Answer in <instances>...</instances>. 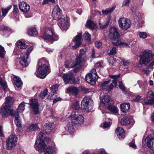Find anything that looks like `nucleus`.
Masks as SVG:
<instances>
[{
	"label": "nucleus",
	"mask_w": 154,
	"mask_h": 154,
	"mask_svg": "<svg viewBox=\"0 0 154 154\" xmlns=\"http://www.w3.org/2000/svg\"><path fill=\"white\" fill-rule=\"evenodd\" d=\"M17 138L15 134H11L9 136L6 142V148L7 149L11 150L17 145Z\"/></svg>",
	"instance_id": "0eeeda50"
},
{
	"label": "nucleus",
	"mask_w": 154,
	"mask_h": 154,
	"mask_svg": "<svg viewBox=\"0 0 154 154\" xmlns=\"http://www.w3.org/2000/svg\"><path fill=\"white\" fill-rule=\"evenodd\" d=\"M121 60L124 66H128L130 64V62L128 60H125L124 59H121Z\"/></svg>",
	"instance_id": "e2e57ef3"
},
{
	"label": "nucleus",
	"mask_w": 154,
	"mask_h": 154,
	"mask_svg": "<svg viewBox=\"0 0 154 154\" xmlns=\"http://www.w3.org/2000/svg\"><path fill=\"white\" fill-rule=\"evenodd\" d=\"M86 51L83 49H81L80 50V53L79 55L76 57V58H79L78 60L81 63L84 61L85 58L86 57L85 54Z\"/></svg>",
	"instance_id": "a878e982"
},
{
	"label": "nucleus",
	"mask_w": 154,
	"mask_h": 154,
	"mask_svg": "<svg viewBox=\"0 0 154 154\" xmlns=\"http://www.w3.org/2000/svg\"><path fill=\"white\" fill-rule=\"evenodd\" d=\"M120 75H110L109 77L112 79H113L112 81V83L114 84L115 86H116L117 84L118 80L120 77Z\"/></svg>",
	"instance_id": "c9c22d12"
},
{
	"label": "nucleus",
	"mask_w": 154,
	"mask_h": 154,
	"mask_svg": "<svg viewBox=\"0 0 154 154\" xmlns=\"http://www.w3.org/2000/svg\"><path fill=\"white\" fill-rule=\"evenodd\" d=\"M82 38V34L79 33L74 38V40L72 42L74 44V45L72 46V49H75L81 45L82 44L81 39Z\"/></svg>",
	"instance_id": "4468645a"
},
{
	"label": "nucleus",
	"mask_w": 154,
	"mask_h": 154,
	"mask_svg": "<svg viewBox=\"0 0 154 154\" xmlns=\"http://www.w3.org/2000/svg\"><path fill=\"white\" fill-rule=\"evenodd\" d=\"M79 58H76L75 61L70 60L66 61L65 63V67L67 68H73L76 67L77 65L80 64L81 63L78 60Z\"/></svg>",
	"instance_id": "f3484780"
},
{
	"label": "nucleus",
	"mask_w": 154,
	"mask_h": 154,
	"mask_svg": "<svg viewBox=\"0 0 154 154\" xmlns=\"http://www.w3.org/2000/svg\"><path fill=\"white\" fill-rule=\"evenodd\" d=\"M28 57L25 55H22L21 56V58L20 61L21 65L23 67H26L28 65L27 59Z\"/></svg>",
	"instance_id": "b1692460"
},
{
	"label": "nucleus",
	"mask_w": 154,
	"mask_h": 154,
	"mask_svg": "<svg viewBox=\"0 0 154 154\" xmlns=\"http://www.w3.org/2000/svg\"><path fill=\"white\" fill-rule=\"evenodd\" d=\"M25 102H23L21 103L17 109V112H16L18 114L19 112H22L25 109Z\"/></svg>",
	"instance_id": "f704fd0d"
},
{
	"label": "nucleus",
	"mask_w": 154,
	"mask_h": 154,
	"mask_svg": "<svg viewBox=\"0 0 154 154\" xmlns=\"http://www.w3.org/2000/svg\"><path fill=\"white\" fill-rule=\"evenodd\" d=\"M0 88H1L4 91H5L7 87V86L5 81L0 79Z\"/></svg>",
	"instance_id": "e433bc0d"
},
{
	"label": "nucleus",
	"mask_w": 154,
	"mask_h": 154,
	"mask_svg": "<svg viewBox=\"0 0 154 154\" xmlns=\"http://www.w3.org/2000/svg\"><path fill=\"white\" fill-rule=\"evenodd\" d=\"M16 44L19 48L21 49H25L27 47V46L24 42L19 41L16 42Z\"/></svg>",
	"instance_id": "72a5a7b5"
},
{
	"label": "nucleus",
	"mask_w": 154,
	"mask_h": 154,
	"mask_svg": "<svg viewBox=\"0 0 154 154\" xmlns=\"http://www.w3.org/2000/svg\"><path fill=\"white\" fill-rule=\"evenodd\" d=\"M33 49V48L32 46H31L30 47H29L28 48L26 52V54L25 55H27V56H28H28L29 55L31 52L32 51Z\"/></svg>",
	"instance_id": "052dcab7"
},
{
	"label": "nucleus",
	"mask_w": 154,
	"mask_h": 154,
	"mask_svg": "<svg viewBox=\"0 0 154 154\" xmlns=\"http://www.w3.org/2000/svg\"><path fill=\"white\" fill-rule=\"evenodd\" d=\"M74 78L73 74L71 73L64 74L63 76V79L65 85L71 84L72 80Z\"/></svg>",
	"instance_id": "6ab92c4d"
},
{
	"label": "nucleus",
	"mask_w": 154,
	"mask_h": 154,
	"mask_svg": "<svg viewBox=\"0 0 154 154\" xmlns=\"http://www.w3.org/2000/svg\"><path fill=\"white\" fill-rule=\"evenodd\" d=\"M152 67H150L149 65L145 69L143 70V72L147 75H148L150 72L152 70Z\"/></svg>",
	"instance_id": "a18cd8bd"
},
{
	"label": "nucleus",
	"mask_w": 154,
	"mask_h": 154,
	"mask_svg": "<svg viewBox=\"0 0 154 154\" xmlns=\"http://www.w3.org/2000/svg\"><path fill=\"white\" fill-rule=\"evenodd\" d=\"M48 91V90L47 89H46L40 93L39 96L42 99H43L47 95Z\"/></svg>",
	"instance_id": "49530a36"
},
{
	"label": "nucleus",
	"mask_w": 154,
	"mask_h": 154,
	"mask_svg": "<svg viewBox=\"0 0 154 154\" xmlns=\"http://www.w3.org/2000/svg\"><path fill=\"white\" fill-rule=\"evenodd\" d=\"M71 118L72 123L75 125H79L84 122V117L81 115L75 113L72 115Z\"/></svg>",
	"instance_id": "1a4fd4ad"
},
{
	"label": "nucleus",
	"mask_w": 154,
	"mask_h": 154,
	"mask_svg": "<svg viewBox=\"0 0 154 154\" xmlns=\"http://www.w3.org/2000/svg\"><path fill=\"white\" fill-rule=\"evenodd\" d=\"M27 33L29 36H36L38 34L37 31L35 27H31L29 28Z\"/></svg>",
	"instance_id": "393cba45"
},
{
	"label": "nucleus",
	"mask_w": 154,
	"mask_h": 154,
	"mask_svg": "<svg viewBox=\"0 0 154 154\" xmlns=\"http://www.w3.org/2000/svg\"><path fill=\"white\" fill-rule=\"evenodd\" d=\"M107 108L108 109L114 113H116L118 112V109L115 106L111 105V104L107 106Z\"/></svg>",
	"instance_id": "a19ab883"
},
{
	"label": "nucleus",
	"mask_w": 154,
	"mask_h": 154,
	"mask_svg": "<svg viewBox=\"0 0 154 154\" xmlns=\"http://www.w3.org/2000/svg\"><path fill=\"white\" fill-rule=\"evenodd\" d=\"M14 10L13 12L16 14H17L18 13L19 11L18 8L17 7V5H14Z\"/></svg>",
	"instance_id": "680f3d73"
},
{
	"label": "nucleus",
	"mask_w": 154,
	"mask_h": 154,
	"mask_svg": "<svg viewBox=\"0 0 154 154\" xmlns=\"http://www.w3.org/2000/svg\"><path fill=\"white\" fill-rule=\"evenodd\" d=\"M131 122L130 118L126 116L123 117L121 119V124L123 125H125L129 124Z\"/></svg>",
	"instance_id": "7c9ffc66"
},
{
	"label": "nucleus",
	"mask_w": 154,
	"mask_h": 154,
	"mask_svg": "<svg viewBox=\"0 0 154 154\" xmlns=\"http://www.w3.org/2000/svg\"><path fill=\"white\" fill-rule=\"evenodd\" d=\"M79 90L77 87L72 86L68 88L66 91V93L71 94L73 95H76L79 93Z\"/></svg>",
	"instance_id": "5701e85b"
},
{
	"label": "nucleus",
	"mask_w": 154,
	"mask_h": 154,
	"mask_svg": "<svg viewBox=\"0 0 154 154\" xmlns=\"http://www.w3.org/2000/svg\"><path fill=\"white\" fill-rule=\"evenodd\" d=\"M14 112H16L11 110L10 107L3 104L0 110V113L3 117L5 118L10 115L13 116Z\"/></svg>",
	"instance_id": "9d476101"
},
{
	"label": "nucleus",
	"mask_w": 154,
	"mask_h": 154,
	"mask_svg": "<svg viewBox=\"0 0 154 154\" xmlns=\"http://www.w3.org/2000/svg\"><path fill=\"white\" fill-rule=\"evenodd\" d=\"M147 99L154 98V94L153 92L151 91L148 92L147 94Z\"/></svg>",
	"instance_id": "603ef678"
},
{
	"label": "nucleus",
	"mask_w": 154,
	"mask_h": 154,
	"mask_svg": "<svg viewBox=\"0 0 154 154\" xmlns=\"http://www.w3.org/2000/svg\"><path fill=\"white\" fill-rule=\"evenodd\" d=\"M61 11L58 5H56L52 11V15L53 18L57 20L61 18Z\"/></svg>",
	"instance_id": "ddd939ff"
},
{
	"label": "nucleus",
	"mask_w": 154,
	"mask_h": 154,
	"mask_svg": "<svg viewBox=\"0 0 154 154\" xmlns=\"http://www.w3.org/2000/svg\"><path fill=\"white\" fill-rule=\"evenodd\" d=\"M116 133L119 139H123L125 137V132L122 128H117L116 131Z\"/></svg>",
	"instance_id": "4be33fe9"
},
{
	"label": "nucleus",
	"mask_w": 154,
	"mask_h": 154,
	"mask_svg": "<svg viewBox=\"0 0 154 154\" xmlns=\"http://www.w3.org/2000/svg\"><path fill=\"white\" fill-rule=\"evenodd\" d=\"M52 125L51 124H46L44 126V128L45 130V132L47 134H49L51 131V128Z\"/></svg>",
	"instance_id": "2f4dec72"
},
{
	"label": "nucleus",
	"mask_w": 154,
	"mask_h": 154,
	"mask_svg": "<svg viewBox=\"0 0 154 154\" xmlns=\"http://www.w3.org/2000/svg\"><path fill=\"white\" fill-rule=\"evenodd\" d=\"M109 23V21H108L105 24L103 25L101 23H100L99 26L100 28L102 29H104L107 27L108 26Z\"/></svg>",
	"instance_id": "13d9d810"
},
{
	"label": "nucleus",
	"mask_w": 154,
	"mask_h": 154,
	"mask_svg": "<svg viewBox=\"0 0 154 154\" xmlns=\"http://www.w3.org/2000/svg\"><path fill=\"white\" fill-rule=\"evenodd\" d=\"M116 6H113L110 8H108L105 10L102 11V12L103 14L105 15H107L109 13H111L115 9Z\"/></svg>",
	"instance_id": "4c0bfd02"
},
{
	"label": "nucleus",
	"mask_w": 154,
	"mask_h": 154,
	"mask_svg": "<svg viewBox=\"0 0 154 154\" xmlns=\"http://www.w3.org/2000/svg\"><path fill=\"white\" fill-rule=\"evenodd\" d=\"M140 64L146 65L150 63L149 66L152 67L154 65V56L151 51L146 50L144 51L143 54L140 56Z\"/></svg>",
	"instance_id": "f03ea898"
},
{
	"label": "nucleus",
	"mask_w": 154,
	"mask_h": 154,
	"mask_svg": "<svg viewBox=\"0 0 154 154\" xmlns=\"http://www.w3.org/2000/svg\"><path fill=\"white\" fill-rule=\"evenodd\" d=\"M13 116H14L15 117V122L18 128L21 127V124L20 122V119H19V114L16 112H14V114Z\"/></svg>",
	"instance_id": "c85d7f7f"
},
{
	"label": "nucleus",
	"mask_w": 154,
	"mask_h": 154,
	"mask_svg": "<svg viewBox=\"0 0 154 154\" xmlns=\"http://www.w3.org/2000/svg\"><path fill=\"white\" fill-rule=\"evenodd\" d=\"M80 83V79L79 78H77L75 79L74 77L73 79L72 80L71 82V84H79Z\"/></svg>",
	"instance_id": "de8ad7c7"
},
{
	"label": "nucleus",
	"mask_w": 154,
	"mask_h": 154,
	"mask_svg": "<svg viewBox=\"0 0 154 154\" xmlns=\"http://www.w3.org/2000/svg\"><path fill=\"white\" fill-rule=\"evenodd\" d=\"M144 103L146 105H154V98H148L145 100Z\"/></svg>",
	"instance_id": "79ce46f5"
},
{
	"label": "nucleus",
	"mask_w": 154,
	"mask_h": 154,
	"mask_svg": "<svg viewBox=\"0 0 154 154\" xmlns=\"http://www.w3.org/2000/svg\"><path fill=\"white\" fill-rule=\"evenodd\" d=\"M93 102L91 97L89 96H86L83 98L81 102L82 108L88 111L90 107H91L92 106Z\"/></svg>",
	"instance_id": "6e6552de"
},
{
	"label": "nucleus",
	"mask_w": 154,
	"mask_h": 154,
	"mask_svg": "<svg viewBox=\"0 0 154 154\" xmlns=\"http://www.w3.org/2000/svg\"><path fill=\"white\" fill-rule=\"evenodd\" d=\"M38 65V70L36 71L35 74L38 78L43 79L50 72L48 62L46 58H43L39 60Z\"/></svg>",
	"instance_id": "f257e3e1"
},
{
	"label": "nucleus",
	"mask_w": 154,
	"mask_h": 154,
	"mask_svg": "<svg viewBox=\"0 0 154 154\" xmlns=\"http://www.w3.org/2000/svg\"><path fill=\"white\" fill-rule=\"evenodd\" d=\"M44 154H53V151L51 147H48Z\"/></svg>",
	"instance_id": "864d4df0"
},
{
	"label": "nucleus",
	"mask_w": 154,
	"mask_h": 154,
	"mask_svg": "<svg viewBox=\"0 0 154 154\" xmlns=\"http://www.w3.org/2000/svg\"><path fill=\"white\" fill-rule=\"evenodd\" d=\"M58 20L57 24L61 29L63 30H66L68 28L67 19L61 18Z\"/></svg>",
	"instance_id": "2eb2a0df"
},
{
	"label": "nucleus",
	"mask_w": 154,
	"mask_h": 154,
	"mask_svg": "<svg viewBox=\"0 0 154 154\" xmlns=\"http://www.w3.org/2000/svg\"><path fill=\"white\" fill-rule=\"evenodd\" d=\"M11 5H10V6L6 8H2L1 9V11L2 14V16H5L8 13V11L11 9Z\"/></svg>",
	"instance_id": "58836bf2"
},
{
	"label": "nucleus",
	"mask_w": 154,
	"mask_h": 154,
	"mask_svg": "<svg viewBox=\"0 0 154 154\" xmlns=\"http://www.w3.org/2000/svg\"><path fill=\"white\" fill-rule=\"evenodd\" d=\"M5 100V103L3 104L10 108L11 106L14 102L13 98L11 97H7Z\"/></svg>",
	"instance_id": "bb28decb"
},
{
	"label": "nucleus",
	"mask_w": 154,
	"mask_h": 154,
	"mask_svg": "<svg viewBox=\"0 0 154 154\" xmlns=\"http://www.w3.org/2000/svg\"><path fill=\"white\" fill-rule=\"evenodd\" d=\"M42 38L44 41L50 44L53 43L54 41H57L59 39V37L54 32L53 30L51 28H48L46 30Z\"/></svg>",
	"instance_id": "39448f33"
},
{
	"label": "nucleus",
	"mask_w": 154,
	"mask_h": 154,
	"mask_svg": "<svg viewBox=\"0 0 154 154\" xmlns=\"http://www.w3.org/2000/svg\"><path fill=\"white\" fill-rule=\"evenodd\" d=\"M145 142L149 148L154 150V137L147 136L145 139Z\"/></svg>",
	"instance_id": "dca6fc26"
},
{
	"label": "nucleus",
	"mask_w": 154,
	"mask_h": 154,
	"mask_svg": "<svg viewBox=\"0 0 154 154\" xmlns=\"http://www.w3.org/2000/svg\"><path fill=\"white\" fill-rule=\"evenodd\" d=\"M74 108L75 110H78L80 108V106H79V102L77 101L74 105Z\"/></svg>",
	"instance_id": "338daca9"
},
{
	"label": "nucleus",
	"mask_w": 154,
	"mask_h": 154,
	"mask_svg": "<svg viewBox=\"0 0 154 154\" xmlns=\"http://www.w3.org/2000/svg\"><path fill=\"white\" fill-rule=\"evenodd\" d=\"M140 37L144 39L147 37L146 34L145 32H140L139 34Z\"/></svg>",
	"instance_id": "5fc2aeb1"
},
{
	"label": "nucleus",
	"mask_w": 154,
	"mask_h": 154,
	"mask_svg": "<svg viewBox=\"0 0 154 154\" xmlns=\"http://www.w3.org/2000/svg\"><path fill=\"white\" fill-rule=\"evenodd\" d=\"M2 30L4 31L7 30L8 31H11V29L9 28L4 25H2L1 28Z\"/></svg>",
	"instance_id": "bf43d9fd"
},
{
	"label": "nucleus",
	"mask_w": 154,
	"mask_h": 154,
	"mask_svg": "<svg viewBox=\"0 0 154 154\" xmlns=\"http://www.w3.org/2000/svg\"><path fill=\"white\" fill-rule=\"evenodd\" d=\"M112 101V99L108 95L104 96L101 99V103L106 107L111 104Z\"/></svg>",
	"instance_id": "a211bd4d"
},
{
	"label": "nucleus",
	"mask_w": 154,
	"mask_h": 154,
	"mask_svg": "<svg viewBox=\"0 0 154 154\" xmlns=\"http://www.w3.org/2000/svg\"><path fill=\"white\" fill-rule=\"evenodd\" d=\"M67 128L68 131L71 134H72L74 132V129L72 125L69 124L67 125Z\"/></svg>",
	"instance_id": "c03bdc74"
},
{
	"label": "nucleus",
	"mask_w": 154,
	"mask_h": 154,
	"mask_svg": "<svg viewBox=\"0 0 154 154\" xmlns=\"http://www.w3.org/2000/svg\"><path fill=\"white\" fill-rule=\"evenodd\" d=\"M28 104L32 109L34 114L36 115L39 112V104L37 99H32L30 100V103Z\"/></svg>",
	"instance_id": "f8f14e48"
},
{
	"label": "nucleus",
	"mask_w": 154,
	"mask_h": 154,
	"mask_svg": "<svg viewBox=\"0 0 154 154\" xmlns=\"http://www.w3.org/2000/svg\"><path fill=\"white\" fill-rule=\"evenodd\" d=\"M98 78L96 69H94L91 70L90 73L87 74L85 76V80L88 83L94 85Z\"/></svg>",
	"instance_id": "423d86ee"
},
{
	"label": "nucleus",
	"mask_w": 154,
	"mask_h": 154,
	"mask_svg": "<svg viewBox=\"0 0 154 154\" xmlns=\"http://www.w3.org/2000/svg\"><path fill=\"white\" fill-rule=\"evenodd\" d=\"M55 2V0H44L42 2V4L44 5L46 4H51Z\"/></svg>",
	"instance_id": "3c124183"
},
{
	"label": "nucleus",
	"mask_w": 154,
	"mask_h": 154,
	"mask_svg": "<svg viewBox=\"0 0 154 154\" xmlns=\"http://www.w3.org/2000/svg\"><path fill=\"white\" fill-rule=\"evenodd\" d=\"M58 85H54L50 88L51 91L54 93L56 92L57 91Z\"/></svg>",
	"instance_id": "8fccbe9b"
},
{
	"label": "nucleus",
	"mask_w": 154,
	"mask_h": 154,
	"mask_svg": "<svg viewBox=\"0 0 154 154\" xmlns=\"http://www.w3.org/2000/svg\"><path fill=\"white\" fill-rule=\"evenodd\" d=\"M109 38L114 41H117L116 42H112V44L115 46L122 45L123 47H128V44L122 42L119 40L120 38V34L118 32L117 29L114 27H112L109 31Z\"/></svg>",
	"instance_id": "7ed1b4c3"
},
{
	"label": "nucleus",
	"mask_w": 154,
	"mask_h": 154,
	"mask_svg": "<svg viewBox=\"0 0 154 154\" xmlns=\"http://www.w3.org/2000/svg\"><path fill=\"white\" fill-rule=\"evenodd\" d=\"M119 86V88L121 89V90L122 91H125V89L124 86L122 85V82H120Z\"/></svg>",
	"instance_id": "774afa93"
},
{
	"label": "nucleus",
	"mask_w": 154,
	"mask_h": 154,
	"mask_svg": "<svg viewBox=\"0 0 154 154\" xmlns=\"http://www.w3.org/2000/svg\"><path fill=\"white\" fill-rule=\"evenodd\" d=\"M39 128L38 124H32L28 128V129L29 131H34L38 129Z\"/></svg>",
	"instance_id": "473e14b6"
},
{
	"label": "nucleus",
	"mask_w": 154,
	"mask_h": 154,
	"mask_svg": "<svg viewBox=\"0 0 154 154\" xmlns=\"http://www.w3.org/2000/svg\"><path fill=\"white\" fill-rule=\"evenodd\" d=\"M111 124L110 122H105L103 124V128H106L110 126Z\"/></svg>",
	"instance_id": "0e129e2a"
},
{
	"label": "nucleus",
	"mask_w": 154,
	"mask_h": 154,
	"mask_svg": "<svg viewBox=\"0 0 154 154\" xmlns=\"http://www.w3.org/2000/svg\"><path fill=\"white\" fill-rule=\"evenodd\" d=\"M13 79L14 84L17 87L20 88L22 86V82L20 78L15 76L14 77Z\"/></svg>",
	"instance_id": "c756f323"
},
{
	"label": "nucleus",
	"mask_w": 154,
	"mask_h": 154,
	"mask_svg": "<svg viewBox=\"0 0 154 154\" xmlns=\"http://www.w3.org/2000/svg\"><path fill=\"white\" fill-rule=\"evenodd\" d=\"M130 2V0H124L123 2L122 6H129Z\"/></svg>",
	"instance_id": "4d7b16f0"
},
{
	"label": "nucleus",
	"mask_w": 154,
	"mask_h": 154,
	"mask_svg": "<svg viewBox=\"0 0 154 154\" xmlns=\"http://www.w3.org/2000/svg\"><path fill=\"white\" fill-rule=\"evenodd\" d=\"M116 53V48L113 47L112 48V49L110 50L109 53V55H114Z\"/></svg>",
	"instance_id": "6e6d98bb"
},
{
	"label": "nucleus",
	"mask_w": 154,
	"mask_h": 154,
	"mask_svg": "<svg viewBox=\"0 0 154 154\" xmlns=\"http://www.w3.org/2000/svg\"><path fill=\"white\" fill-rule=\"evenodd\" d=\"M86 25L89 28L93 29L96 27V25L94 22L91 20H88L86 23Z\"/></svg>",
	"instance_id": "ea45409f"
},
{
	"label": "nucleus",
	"mask_w": 154,
	"mask_h": 154,
	"mask_svg": "<svg viewBox=\"0 0 154 154\" xmlns=\"http://www.w3.org/2000/svg\"><path fill=\"white\" fill-rule=\"evenodd\" d=\"M119 26L124 30H126L130 26V20L125 18H120L118 20Z\"/></svg>",
	"instance_id": "9b49d317"
},
{
	"label": "nucleus",
	"mask_w": 154,
	"mask_h": 154,
	"mask_svg": "<svg viewBox=\"0 0 154 154\" xmlns=\"http://www.w3.org/2000/svg\"><path fill=\"white\" fill-rule=\"evenodd\" d=\"M121 109L122 111L124 113L128 111L130 109V105L129 103L122 104L120 105Z\"/></svg>",
	"instance_id": "cd10ccee"
},
{
	"label": "nucleus",
	"mask_w": 154,
	"mask_h": 154,
	"mask_svg": "<svg viewBox=\"0 0 154 154\" xmlns=\"http://www.w3.org/2000/svg\"><path fill=\"white\" fill-rule=\"evenodd\" d=\"M110 81V80L105 81L101 84V88L102 89L107 91H110L112 89L113 86L112 84L110 85H108V84L109 83Z\"/></svg>",
	"instance_id": "aec40b11"
},
{
	"label": "nucleus",
	"mask_w": 154,
	"mask_h": 154,
	"mask_svg": "<svg viewBox=\"0 0 154 154\" xmlns=\"http://www.w3.org/2000/svg\"><path fill=\"white\" fill-rule=\"evenodd\" d=\"M96 47L98 48H101L102 47V43L100 42H96L95 43Z\"/></svg>",
	"instance_id": "69168bd1"
},
{
	"label": "nucleus",
	"mask_w": 154,
	"mask_h": 154,
	"mask_svg": "<svg viewBox=\"0 0 154 154\" xmlns=\"http://www.w3.org/2000/svg\"><path fill=\"white\" fill-rule=\"evenodd\" d=\"M19 8L24 13H26L30 10L29 6L24 2H20Z\"/></svg>",
	"instance_id": "412c9836"
},
{
	"label": "nucleus",
	"mask_w": 154,
	"mask_h": 154,
	"mask_svg": "<svg viewBox=\"0 0 154 154\" xmlns=\"http://www.w3.org/2000/svg\"><path fill=\"white\" fill-rule=\"evenodd\" d=\"M44 133L40 132L38 136V138L36 141L35 144V148L36 150L38 151L40 153H41L45 151L46 145L45 143L44 140L49 141L50 139L49 137L43 136Z\"/></svg>",
	"instance_id": "20e7f679"
},
{
	"label": "nucleus",
	"mask_w": 154,
	"mask_h": 154,
	"mask_svg": "<svg viewBox=\"0 0 154 154\" xmlns=\"http://www.w3.org/2000/svg\"><path fill=\"white\" fill-rule=\"evenodd\" d=\"M5 52L4 48L0 45V57L3 58Z\"/></svg>",
	"instance_id": "09e8293b"
},
{
	"label": "nucleus",
	"mask_w": 154,
	"mask_h": 154,
	"mask_svg": "<svg viewBox=\"0 0 154 154\" xmlns=\"http://www.w3.org/2000/svg\"><path fill=\"white\" fill-rule=\"evenodd\" d=\"M84 39L89 42L91 40V35L87 32H86L83 35Z\"/></svg>",
	"instance_id": "37998d69"
}]
</instances>
